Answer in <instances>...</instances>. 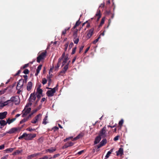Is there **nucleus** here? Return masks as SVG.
Masks as SVG:
<instances>
[{
	"instance_id": "1",
	"label": "nucleus",
	"mask_w": 159,
	"mask_h": 159,
	"mask_svg": "<svg viewBox=\"0 0 159 159\" xmlns=\"http://www.w3.org/2000/svg\"><path fill=\"white\" fill-rule=\"evenodd\" d=\"M36 136L35 134H27L26 133H24L21 136L18 138L19 139H21L23 138L26 140H32Z\"/></svg>"
},
{
	"instance_id": "2",
	"label": "nucleus",
	"mask_w": 159,
	"mask_h": 159,
	"mask_svg": "<svg viewBox=\"0 0 159 159\" xmlns=\"http://www.w3.org/2000/svg\"><path fill=\"white\" fill-rule=\"evenodd\" d=\"M106 125H105L101 130H100V141L101 138H104L107 136Z\"/></svg>"
},
{
	"instance_id": "3",
	"label": "nucleus",
	"mask_w": 159,
	"mask_h": 159,
	"mask_svg": "<svg viewBox=\"0 0 159 159\" xmlns=\"http://www.w3.org/2000/svg\"><path fill=\"white\" fill-rule=\"evenodd\" d=\"M10 102H12L15 103V104H18L20 102V99L18 96H15L12 97L10 99Z\"/></svg>"
},
{
	"instance_id": "4",
	"label": "nucleus",
	"mask_w": 159,
	"mask_h": 159,
	"mask_svg": "<svg viewBox=\"0 0 159 159\" xmlns=\"http://www.w3.org/2000/svg\"><path fill=\"white\" fill-rule=\"evenodd\" d=\"M56 87L53 89L48 87L47 88V89H51V90H49L47 91L46 93L47 96L49 97L53 96L54 95V93L56 92Z\"/></svg>"
},
{
	"instance_id": "5",
	"label": "nucleus",
	"mask_w": 159,
	"mask_h": 159,
	"mask_svg": "<svg viewBox=\"0 0 159 159\" xmlns=\"http://www.w3.org/2000/svg\"><path fill=\"white\" fill-rule=\"evenodd\" d=\"M46 56V52H42L37 58V61L39 63L41 60L44 59Z\"/></svg>"
},
{
	"instance_id": "6",
	"label": "nucleus",
	"mask_w": 159,
	"mask_h": 159,
	"mask_svg": "<svg viewBox=\"0 0 159 159\" xmlns=\"http://www.w3.org/2000/svg\"><path fill=\"white\" fill-rule=\"evenodd\" d=\"M21 128L19 127L12 128H11L8 131H7V133L9 134L16 133L18 130L20 131L21 129Z\"/></svg>"
},
{
	"instance_id": "7",
	"label": "nucleus",
	"mask_w": 159,
	"mask_h": 159,
	"mask_svg": "<svg viewBox=\"0 0 159 159\" xmlns=\"http://www.w3.org/2000/svg\"><path fill=\"white\" fill-rule=\"evenodd\" d=\"M65 56V52H64L62 54L61 57L59 58V59L58 60L57 65L56 66H55L54 67L55 70H57L58 69L59 67L60 64H61V60Z\"/></svg>"
},
{
	"instance_id": "8",
	"label": "nucleus",
	"mask_w": 159,
	"mask_h": 159,
	"mask_svg": "<svg viewBox=\"0 0 159 159\" xmlns=\"http://www.w3.org/2000/svg\"><path fill=\"white\" fill-rule=\"evenodd\" d=\"M69 64H67L64 67L62 70L60 72L59 75L63 76L66 72L68 68Z\"/></svg>"
},
{
	"instance_id": "9",
	"label": "nucleus",
	"mask_w": 159,
	"mask_h": 159,
	"mask_svg": "<svg viewBox=\"0 0 159 159\" xmlns=\"http://www.w3.org/2000/svg\"><path fill=\"white\" fill-rule=\"evenodd\" d=\"M24 81L23 80H20L18 82L16 86V89H21L24 85Z\"/></svg>"
},
{
	"instance_id": "10",
	"label": "nucleus",
	"mask_w": 159,
	"mask_h": 159,
	"mask_svg": "<svg viewBox=\"0 0 159 159\" xmlns=\"http://www.w3.org/2000/svg\"><path fill=\"white\" fill-rule=\"evenodd\" d=\"M74 143L71 142H69L65 144L62 147V148L64 149L70 146H72L74 145Z\"/></svg>"
},
{
	"instance_id": "11",
	"label": "nucleus",
	"mask_w": 159,
	"mask_h": 159,
	"mask_svg": "<svg viewBox=\"0 0 159 159\" xmlns=\"http://www.w3.org/2000/svg\"><path fill=\"white\" fill-rule=\"evenodd\" d=\"M7 112V111H4L0 113V119L2 120L6 117Z\"/></svg>"
},
{
	"instance_id": "12",
	"label": "nucleus",
	"mask_w": 159,
	"mask_h": 159,
	"mask_svg": "<svg viewBox=\"0 0 159 159\" xmlns=\"http://www.w3.org/2000/svg\"><path fill=\"white\" fill-rule=\"evenodd\" d=\"M93 29L92 28L90 29L88 31L87 34V37L88 39L90 38L92 35L93 32Z\"/></svg>"
},
{
	"instance_id": "13",
	"label": "nucleus",
	"mask_w": 159,
	"mask_h": 159,
	"mask_svg": "<svg viewBox=\"0 0 159 159\" xmlns=\"http://www.w3.org/2000/svg\"><path fill=\"white\" fill-rule=\"evenodd\" d=\"M116 155L117 156L120 155L122 156L123 154V149L122 148H119L118 151L116 152Z\"/></svg>"
},
{
	"instance_id": "14",
	"label": "nucleus",
	"mask_w": 159,
	"mask_h": 159,
	"mask_svg": "<svg viewBox=\"0 0 159 159\" xmlns=\"http://www.w3.org/2000/svg\"><path fill=\"white\" fill-rule=\"evenodd\" d=\"M103 139L100 142V148L105 146L107 143V140L106 139Z\"/></svg>"
},
{
	"instance_id": "15",
	"label": "nucleus",
	"mask_w": 159,
	"mask_h": 159,
	"mask_svg": "<svg viewBox=\"0 0 159 159\" xmlns=\"http://www.w3.org/2000/svg\"><path fill=\"white\" fill-rule=\"evenodd\" d=\"M56 150V149L55 147H51L50 148L46 150V152H49L50 153H52Z\"/></svg>"
},
{
	"instance_id": "16",
	"label": "nucleus",
	"mask_w": 159,
	"mask_h": 159,
	"mask_svg": "<svg viewBox=\"0 0 159 159\" xmlns=\"http://www.w3.org/2000/svg\"><path fill=\"white\" fill-rule=\"evenodd\" d=\"M36 98L35 95L34 94V93H32L30 94V97L29 99V102L31 100H35Z\"/></svg>"
},
{
	"instance_id": "17",
	"label": "nucleus",
	"mask_w": 159,
	"mask_h": 159,
	"mask_svg": "<svg viewBox=\"0 0 159 159\" xmlns=\"http://www.w3.org/2000/svg\"><path fill=\"white\" fill-rule=\"evenodd\" d=\"M40 154V153L33 154L28 156H27V158L28 159H30L33 157H36L37 156L39 155Z\"/></svg>"
},
{
	"instance_id": "18",
	"label": "nucleus",
	"mask_w": 159,
	"mask_h": 159,
	"mask_svg": "<svg viewBox=\"0 0 159 159\" xmlns=\"http://www.w3.org/2000/svg\"><path fill=\"white\" fill-rule=\"evenodd\" d=\"M69 58L68 56H65L63 58V59L61 60V61L63 59V61L62 63V65L61 67L63 66L66 63L67 61L68 60Z\"/></svg>"
},
{
	"instance_id": "19",
	"label": "nucleus",
	"mask_w": 159,
	"mask_h": 159,
	"mask_svg": "<svg viewBox=\"0 0 159 159\" xmlns=\"http://www.w3.org/2000/svg\"><path fill=\"white\" fill-rule=\"evenodd\" d=\"M33 84L31 82H29L27 86V89L28 91H30L32 89Z\"/></svg>"
},
{
	"instance_id": "20",
	"label": "nucleus",
	"mask_w": 159,
	"mask_h": 159,
	"mask_svg": "<svg viewBox=\"0 0 159 159\" xmlns=\"http://www.w3.org/2000/svg\"><path fill=\"white\" fill-rule=\"evenodd\" d=\"M42 66V65H39L37 67L36 70V72L35 73V76H37L39 73L41 69V68Z\"/></svg>"
},
{
	"instance_id": "21",
	"label": "nucleus",
	"mask_w": 159,
	"mask_h": 159,
	"mask_svg": "<svg viewBox=\"0 0 159 159\" xmlns=\"http://www.w3.org/2000/svg\"><path fill=\"white\" fill-rule=\"evenodd\" d=\"M84 134L83 133H81L80 134H79L73 140H76L78 139L81 138H82L84 136Z\"/></svg>"
},
{
	"instance_id": "22",
	"label": "nucleus",
	"mask_w": 159,
	"mask_h": 159,
	"mask_svg": "<svg viewBox=\"0 0 159 159\" xmlns=\"http://www.w3.org/2000/svg\"><path fill=\"white\" fill-rule=\"evenodd\" d=\"M94 19H97V22H98L99 19V10L97 11V13L94 17Z\"/></svg>"
},
{
	"instance_id": "23",
	"label": "nucleus",
	"mask_w": 159,
	"mask_h": 159,
	"mask_svg": "<svg viewBox=\"0 0 159 159\" xmlns=\"http://www.w3.org/2000/svg\"><path fill=\"white\" fill-rule=\"evenodd\" d=\"M113 150L114 148H112L111 149V150L107 152V154L105 156L106 158L107 159L109 157L110 155V154L113 152Z\"/></svg>"
},
{
	"instance_id": "24",
	"label": "nucleus",
	"mask_w": 159,
	"mask_h": 159,
	"mask_svg": "<svg viewBox=\"0 0 159 159\" xmlns=\"http://www.w3.org/2000/svg\"><path fill=\"white\" fill-rule=\"evenodd\" d=\"M99 144H98V145H95L93 148V152H94L95 151H96L97 152L98 151H99Z\"/></svg>"
},
{
	"instance_id": "25",
	"label": "nucleus",
	"mask_w": 159,
	"mask_h": 159,
	"mask_svg": "<svg viewBox=\"0 0 159 159\" xmlns=\"http://www.w3.org/2000/svg\"><path fill=\"white\" fill-rule=\"evenodd\" d=\"M16 120V118H12L11 119L10 118H8L7 120V123L8 124H10L11 123L13 122Z\"/></svg>"
},
{
	"instance_id": "26",
	"label": "nucleus",
	"mask_w": 159,
	"mask_h": 159,
	"mask_svg": "<svg viewBox=\"0 0 159 159\" xmlns=\"http://www.w3.org/2000/svg\"><path fill=\"white\" fill-rule=\"evenodd\" d=\"M99 143V135L98 134L95 139L94 141V145L96 144Z\"/></svg>"
},
{
	"instance_id": "27",
	"label": "nucleus",
	"mask_w": 159,
	"mask_h": 159,
	"mask_svg": "<svg viewBox=\"0 0 159 159\" xmlns=\"http://www.w3.org/2000/svg\"><path fill=\"white\" fill-rule=\"evenodd\" d=\"M7 124V121L6 122L5 120H0V125L2 126H4L5 125H6Z\"/></svg>"
},
{
	"instance_id": "28",
	"label": "nucleus",
	"mask_w": 159,
	"mask_h": 159,
	"mask_svg": "<svg viewBox=\"0 0 159 159\" xmlns=\"http://www.w3.org/2000/svg\"><path fill=\"white\" fill-rule=\"evenodd\" d=\"M15 148H10L6 149L5 151L7 153H8L12 152L14 150Z\"/></svg>"
},
{
	"instance_id": "29",
	"label": "nucleus",
	"mask_w": 159,
	"mask_h": 159,
	"mask_svg": "<svg viewBox=\"0 0 159 159\" xmlns=\"http://www.w3.org/2000/svg\"><path fill=\"white\" fill-rule=\"evenodd\" d=\"M10 102H10V100H8L4 102L3 103L2 102V107H3L7 105V104L8 103H10Z\"/></svg>"
},
{
	"instance_id": "30",
	"label": "nucleus",
	"mask_w": 159,
	"mask_h": 159,
	"mask_svg": "<svg viewBox=\"0 0 159 159\" xmlns=\"http://www.w3.org/2000/svg\"><path fill=\"white\" fill-rule=\"evenodd\" d=\"M42 115L41 114H39L37 115L35 117L34 119H35L37 121L41 119Z\"/></svg>"
},
{
	"instance_id": "31",
	"label": "nucleus",
	"mask_w": 159,
	"mask_h": 159,
	"mask_svg": "<svg viewBox=\"0 0 159 159\" xmlns=\"http://www.w3.org/2000/svg\"><path fill=\"white\" fill-rule=\"evenodd\" d=\"M26 109L25 107V108L22 111V113H23L22 117H24L26 116H27L29 113H27L26 111H25V110Z\"/></svg>"
},
{
	"instance_id": "32",
	"label": "nucleus",
	"mask_w": 159,
	"mask_h": 159,
	"mask_svg": "<svg viewBox=\"0 0 159 159\" xmlns=\"http://www.w3.org/2000/svg\"><path fill=\"white\" fill-rule=\"evenodd\" d=\"M37 92L38 93V95H40L42 94L43 93V90L42 89H39V88H38L37 89Z\"/></svg>"
},
{
	"instance_id": "33",
	"label": "nucleus",
	"mask_w": 159,
	"mask_h": 159,
	"mask_svg": "<svg viewBox=\"0 0 159 159\" xmlns=\"http://www.w3.org/2000/svg\"><path fill=\"white\" fill-rule=\"evenodd\" d=\"M80 19H79L78 20L76 21L75 25V27H76L77 26H78L80 25L81 23V22L80 21Z\"/></svg>"
},
{
	"instance_id": "34",
	"label": "nucleus",
	"mask_w": 159,
	"mask_h": 159,
	"mask_svg": "<svg viewBox=\"0 0 159 159\" xmlns=\"http://www.w3.org/2000/svg\"><path fill=\"white\" fill-rule=\"evenodd\" d=\"M52 74H51V75H50L49 76H47V79L48 80V82L51 83V82H52V80L51 79V78L52 77Z\"/></svg>"
},
{
	"instance_id": "35",
	"label": "nucleus",
	"mask_w": 159,
	"mask_h": 159,
	"mask_svg": "<svg viewBox=\"0 0 159 159\" xmlns=\"http://www.w3.org/2000/svg\"><path fill=\"white\" fill-rule=\"evenodd\" d=\"M48 116H46L44 118L43 121V124L44 125L46 124L47 122H46V120H47Z\"/></svg>"
},
{
	"instance_id": "36",
	"label": "nucleus",
	"mask_w": 159,
	"mask_h": 159,
	"mask_svg": "<svg viewBox=\"0 0 159 159\" xmlns=\"http://www.w3.org/2000/svg\"><path fill=\"white\" fill-rule=\"evenodd\" d=\"M28 120L27 119V118H24V119L22 120L20 122V124H22L26 121H27Z\"/></svg>"
},
{
	"instance_id": "37",
	"label": "nucleus",
	"mask_w": 159,
	"mask_h": 159,
	"mask_svg": "<svg viewBox=\"0 0 159 159\" xmlns=\"http://www.w3.org/2000/svg\"><path fill=\"white\" fill-rule=\"evenodd\" d=\"M124 122V120L123 119H122L120 121H119V126H120V127L121 128V126L122 125Z\"/></svg>"
},
{
	"instance_id": "38",
	"label": "nucleus",
	"mask_w": 159,
	"mask_h": 159,
	"mask_svg": "<svg viewBox=\"0 0 159 159\" xmlns=\"http://www.w3.org/2000/svg\"><path fill=\"white\" fill-rule=\"evenodd\" d=\"M29 66V64H27L24 65L23 66H22L20 68V70L25 69L27 67H28Z\"/></svg>"
},
{
	"instance_id": "39",
	"label": "nucleus",
	"mask_w": 159,
	"mask_h": 159,
	"mask_svg": "<svg viewBox=\"0 0 159 159\" xmlns=\"http://www.w3.org/2000/svg\"><path fill=\"white\" fill-rule=\"evenodd\" d=\"M105 19V18L104 17L102 18L101 21V22L100 23V26L104 23Z\"/></svg>"
},
{
	"instance_id": "40",
	"label": "nucleus",
	"mask_w": 159,
	"mask_h": 159,
	"mask_svg": "<svg viewBox=\"0 0 159 159\" xmlns=\"http://www.w3.org/2000/svg\"><path fill=\"white\" fill-rule=\"evenodd\" d=\"M47 82V80L45 78H43L42 79V83L43 85H44Z\"/></svg>"
},
{
	"instance_id": "41",
	"label": "nucleus",
	"mask_w": 159,
	"mask_h": 159,
	"mask_svg": "<svg viewBox=\"0 0 159 159\" xmlns=\"http://www.w3.org/2000/svg\"><path fill=\"white\" fill-rule=\"evenodd\" d=\"M79 41V38H77L75 39L74 38V42L75 44H77Z\"/></svg>"
},
{
	"instance_id": "42",
	"label": "nucleus",
	"mask_w": 159,
	"mask_h": 159,
	"mask_svg": "<svg viewBox=\"0 0 159 159\" xmlns=\"http://www.w3.org/2000/svg\"><path fill=\"white\" fill-rule=\"evenodd\" d=\"M99 36H98L97 38L94 40L93 42L94 44H95L99 40Z\"/></svg>"
},
{
	"instance_id": "43",
	"label": "nucleus",
	"mask_w": 159,
	"mask_h": 159,
	"mask_svg": "<svg viewBox=\"0 0 159 159\" xmlns=\"http://www.w3.org/2000/svg\"><path fill=\"white\" fill-rule=\"evenodd\" d=\"M68 45H69L68 42L67 43H66L65 44V45H64V46H65L64 50H65V51H66V50H67V48H68Z\"/></svg>"
},
{
	"instance_id": "44",
	"label": "nucleus",
	"mask_w": 159,
	"mask_h": 159,
	"mask_svg": "<svg viewBox=\"0 0 159 159\" xmlns=\"http://www.w3.org/2000/svg\"><path fill=\"white\" fill-rule=\"evenodd\" d=\"M23 77L24 78V83L25 82L26 83L27 82V80L28 79V76L26 75H24Z\"/></svg>"
},
{
	"instance_id": "45",
	"label": "nucleus",
	"mask_w": 159,
	"mask_h": 159,
	"mask_svg": "<svg viewBox=\"0 0 159 159\" xmlns=\"http://www.w3.org/2000/svg\"><path fill=\"white\" fill-rule=\"evenodd\" d=\"M23 73L25 74H28L29 72V70L27 69H25L23 72Z\"/></svg>"
},
{
	"instance_id": "46",
	"label": "nucleus",
	"mask_w": 159,
	"mask_h": 159,
	"mask_svg": "<svg viewBox=\"0 0 159 159\" xmlns=\"http://www.w3.org/2000/svg\"><path fill=\"white\" fill-rule=\"evenodd\" d=\"M77 31H78V30L76 29L74 31V32L73 35L74 36H75V37H76L77 36Z\"/></svg>"
},
{
	"instance_id": "47",
	"label": "nucleus",
	"mask_w": 159,
	"mask_h": 159,
	"mask_svg": "<svg viewBox=\"0 0 159 159\" xmlns=\"http://www.w3.org/2000/svg\"><path fill=\"white\" fill-rule=\"evenodd\" d=\"M26 130H27L30 131H34L35 130V129H32V128H30V127L26 129Z\"/></svg>"
},
{
	"instance_id": "48",
	"label": "nucleus",
	"mask_w": 159,
	"mask_h": 159,
	"mask_svg": "<svg viewBox=\"0 0 159 159\" xmlns=\"http://www.w3.org/2000/svg\"><path fill=\"white\" fill-rule=\"evenodd\" d=\"M31 110V108H28L27 109L26 108L25 111L27 112V113H29Z\"/></svg>"
},
{
	"instance_id": "49",
	"label": "nucleus",
	"mask_w": 159,
	"mask_h": 159,
	"mask_svg": "<svg viewBox=\"0 0 159 159\" xmlns=\"http://www.w3.org/2000/svg\"><path fill=\"white\" fill-rule=\"evenodd\" d=\"M76 49V47H75L73 49L72 51V53H71V54L72 55H73V54H74L75 53Z\"/></svg>"
},
{
	"instance_id": "50",
	"label": "nucleus",
	"mask_w": 159,
	"mask_h": 159,
	"mask_svg": "<svg viewBox=\"0 0 159 159\" xmlns=\"http://www.w3.org/2000/svg\"><path fill=\"white\" fill-rule=\"evenodd\" d=\"M23 151L22 150H17L15 151L16 154H18L22 152Z\"/></svg>"
},
{
	"instance_id": "51",
	"label": "nucleus",
	"mask_w": 159,
	"mask_h": 159,
	"mask_svg": "<svg viewBox=\"0 0 159 159\" xmlns=\"http://www.w3.org/2000/svg\"><path fill=\"white\" fill-rule=\"evenodd\" d=\"M84 48V45H82L80 47V50H79V53H80L81 52V51L83 50Z\"/></svg>"
},
{
	"instance_id": "52",
	"label": "nucleus",
	"mask_w": 159,
	"mask_h": 159,
	"mask_svg": "<svg viewBox=\"0 0 159 159\" xmlns=\"http://www.w3.org/2000/svg\"><path fill=\"white\" fill-rule=\"evenodd\" d=\"M74 44L72 42L71 43L69 47V50H70L71 48H72V47L73 46Z\"/></svg>"
},
{
	"instance_id": "53",
	"label": "nucleus",
	"mask_w": 159,
	"mask_h": 159,
	"mask_svg": "<svg viewBox=\"0 0 159 159\" xmlns=\"http://www.w3.org/2000/svg\"><path fill=\"white\" fill-rule=\"evenodd\" d=\"M119 137L120 135H117L114 138V140L115 141H116L118 140L119 139Z\"/></svg>"
},
{
	"instance_id": "54",
	"label": "nucleus",
	"mask_w": 159,
	"mask_h": 159,
	"mask_svg": "<svg viewBox=\"0 0 159 159\" xmlns=\"http://www.w3.org/2000/svg\"><path fill=\"white\" fill-rule=\"evenodd\" d=\"M37 97L38 98V100L36 101V103H37L39 101V100L40 99V98H41V96L39 95H38L37 96Z\"/></svg>"
},
{
	"instance_id": "55",
	"label": "nucleus",
	"mask_w": 159,
	"mask_h": 159,
	"mask_svg": "<svg viewBox=\"0 0 159 159\" xmlns=\"http://www.w3.org/2000/svg\"><path fill=\"white\" fill-rule=\"evenodd\" d=\"M60 154L59 153L55 154L53 157L52 158H56L57 157H59V156H60Z\"/></svg>"
},
{
	"instance_id": "56",
	"label": "nucleus",
	"mask_w": 159,
	"mask_h": 159,
	"mask_svg": "<svg viewBox=\"0 0 159 159\" xmlns=\"http://www.w3.org/2000/svg\"><path fill=\"white\" fill-rule=\"evenodd\" d=\"M38 159H48V157L47 156H44L43 157L40 158Z\"/></svg>"
},
{
	"instance_id": "57",
	"label": "nucleus",
	"mask_w": 159,
	"mask_h": 159,
	"mask_svg": "<svg viewBox=\"0 0 159 159\" xmlns=\"http://www.w3.org/2000/svg\"><path fill=\"white\" fill-rule=\"evenodd\" d=\"M38 121L36 120L34 118L33 120H32L31 121V122L33 124H35Z\"/></svg>"
},
{
	"instance_id": "58",
	"label": "nucleus",
	"mask_w": 159,
	"mask_h": 159,
	"mask_svg": "<svg viewBox=\"0 0 159 159\" xmlns=\"http://www.w3.org/2000/svg\"><path fill=\"white\" fill-rule=\"evenodd\" d=\"M59 129V128L57 127H53L52 129L53 130V131L54 132L57 131V130L58 129Z\"/></svg>"
},
{
	"instance_id": "59",
	"label": "nucleus",
	"mask_w": 159,
	"mask_h": 159,
	"mask_svg": "<svg viewBox=\"0 0 159 159\" xmlns=\"http://www.w3.org/2000/svg\"><path fill=\"white\" fill-rule=\"evenodd\" d=\"M21 72L20 70H19L18 72L16 73L15 75H14V76H16L18 75Z\"/></svg>"
},
{
	"instance_id": "60",
	"label": "nucleus",
	"mask_w": 159,
	"mask_h": 159,
	"mask_svg": "<svg viewBox=\"0 0 159 159\" xmlns=\"http://www.w3.org/2000/svg\"><path fill=\"white\" fill-rule=\"evenodd\" d=\"M6 90H7V89H6L4 90L0 91V95H2V94H3L5 92V91Z\"/></svg>"
},
{
	"instance_id": "61",
	"label": "nucleus",
	"mask_w": 159,
	"mask_h": 159,
	"mask_svg": "<svg viewBox=\"0 0 159 159\" xmlns=\"http://www.w3.org/2000/svg\"><path fill=\"white\" fill-rule=\"evenodd\" d=\"M106 14L107 15H110V14H111L112 13H111V12L110 11H106Z\"/></svg>"
},
{
	"instance_id": "62",
	"label": "nucleus",
	"mask_w": 159,
	"mask_h": 159,
	"mask_svg": "<svg viewBox=\"0 0 159 159\" xmlns=\"http://www.w3.org/2000/svg\"><path fill=\"white\" fill-rule=\"evenodd\" d=\"M38 111V110H37V109L36 108V109L34 110H33V111L32 112V113H33V114H34L35 113H36Z\"/></svg>"
},
{
	"instance_id": "63",
	"label": "nucleus",
	"mask_w": 159,
	"mask_h": 159,
	"mask_svg": "<svg viewBox=\"0 0 159 159\" xmlns=\"http://www.w3.org/2000/svg\"><path fill=\"white\" fill-rule=\"evenodd\" d=\"M4 148V144L0 146V150L3 149Z\"/></svg>"
},
{
	"instance_id": "64",
	"label": "nucleus",
	"mask_w": 159,
	"mask_h": 159,
	"mask_svg": "<svg viewBox=\"0 0 159 159\" xmlns=\"http://www.w3.org/2000/svg\"><path fill=\"white\" fill-rule=\"evenodd\" d=\"M8 155H6L2 157L1 159H7L8 157Z\"/></svg>"
}]
</instances>
